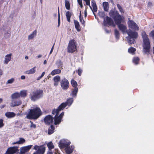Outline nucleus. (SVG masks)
Masks as SVG:
<instances>
[{"label": "nucleus", "instance_id": "nucleus-53", "mask_svg": "<svg viewBox=\"0 0 154 154\" xmlns=\"http://www.w3.org/2000/svg\"><path fill=\"white\" fill-rule=\"evenodd\" d=\"M25 78V76L24 75H22L21 76V79L22 80L24 79Z\"/></svg>", "mask_w": 154, "mask_h": 154}, {"label": "nucleus", "instance_id": "nucleus-41", "mask_svg": "<svg viewBox=\"0 0 154 154\" xmlns=\"http://www.w3.org/2000/svg\"><path fill=\"white\" fill-rule=\"evenodd\" d=\"M35 67H34L29 70V74H33L35 72Z\"/></svg>", "mask_w": 154, "mask_h": 154}, {"label": "nucleus", "instance_id": "nucleus-31", "mask_svg": "<svg viewBox=\"0 0 154 154\" xmlns=\"http://www.w3.org/2000/svg\"><path fill=\"white\" fill-rule=\"evenodd\" d=\"M78 91V89L77 88H74V89L72 91V95L73 96H75L76 95Z\"/></svg>", "mask_w": 154, "mask_h": 154}, {"label": "nucleus", "instance_id": "nucleus-26", "mask_svg": "<svg viewBox=\"0 0 154 154\" xmlns=\"http://www.w3.org/2000/svg\"><path fill=\"white\" fill-rule=\"evenodd\" d=\"M37 31L36 30H34L30 35L29 39H32L36 35Z\"/></svg>", "mask_w": 154, "mask_h": 154}, {"label": "nucleus", "instance_id": "nucleus-64", "mask_svg": "<svg viewBox=\"0 0 154 154\" xmlns=\"http://www.w3.org/2000/svg\"><path fill=\"white\" fill-rule=\"evenodd\" d=\"M28 56H26V57H25V59H26V60L28 59Z\"/></svg>", "mask_w": 154, "mask_h": 154}, {"label": "nucleus", "instance_id": "nucleus-56", "mask_svg": "<svg viewBox=\"0 0 154 154\" xmlns=\"http://www.w3.org/2000/svg\"><path fill=\"white\" fill-rule=\"evenodd\" d=\"M3 73V71L2 70L0 69V76L2 75Z\"/></svg>", "mask_w": 154, "mask_h": 154}, {"label": "nucleus", "instance_id": "nucleus-9", "mask_svg": "<svg viewBox=\"0 0 154 154\" xmlns=\"http://www.w3.org/2000/svg\"><path fill=\"white\" fill-rule=\"evenodd\" d=\"M73 101V99L70 98L68 99L66 102L62 103L59 107L60 110H63L67 105L70 106L72 103Z\"/></svg>", "mask_w": 154, "mask_h": 154}, {"label": "nucleus", "instance_id": "nucleus-10", "mask_svg": "<svg viewBox=\"0 0 154 154\" xmlns=\"http://www.w3.org/2000/svg\"><path fill=\"white\" fill-rule=\"evenodd\" d=\"M128 19V21L127 23L129 27L134 30H138L139 29V27L136 23L130 18Z\"/></svg>", "mask_w": 154, "mask_h": 154}, {"label": "nucleus", "instance_id": "nucleus-46", "mask_svg": "<svg viewBox=\"0 0 154 154\" xmlns=\"http://www.w3.org/2000/svg\"><path fill=\"white\" fill-rule=\"evenodd\" d=\"M84 1L86 2V4L87 5L90 6V0H84Z\"/></svg>", "mask_w": 154, "mask_h": 154}, {"label": "nucleus", "instance_id": "nucleus-48", "mask_svg": "<svg viewBox=\"0 0 154 154\" xmlns=\"http://www.w3.org/2000/svg\"><path fill=\"white\" fill-rule=\"evenodd\" d=\"M82 72V70L80 69H79L78 70V73L79 76H80L81 75V73Z\"/></svg>", "mask_w": 154, "mask_h": 154}, {"label": "nucleus", "instance_id": "nucleus-62", "mask_svg": "<svg viewBox=\"0 0 154 154\" xmlns=\"http://www.w3.org/2000/svg\"><path fill=\"white\" fill-rule=\"evenodd\" d=\"M47 61L45 60H44V64H46L47 63Z\"/></svg>", "mask_w": 154, "mask_h": 154}, {"label": "nucleus", "instance_id": "nucleus-40", "mask_svg": "<svg viewBox=\"0 0 154 154\" xmlns=\"http://www.w3.org/2000/svg\"><path fill=\"white\" fill-rule=\"evenodd\" d=\"M56 64L58 66H61L62 65V63L60 60H58L56 63Z\"/></svg>", "mask_w": 154, "mask_h": 154}, {"label": "nucleus", "instance_id": "nucleus-54", "mask_svg": "<svg viewBox=\"0 0 154 154\" xmlns=\"http://www.w3.org/2000/svg\"><path fill=\"white\" fill-rule=\"evenodd\" d=\"M148 5L149 6L151 7L152 6V3L151 2H149Z\"/></svg>", "mask_w": 154, "mask_h": 154}, {"label": "nucleus", "instance_id": "nucleus-6", "mask_svg": "<svg viewBox=\"0 0 154 154\" xmlns=\"http://www.w3.org/2000/svg\"><path fill=\"white\" fill-rule=\"evenodd\" d=\"M43 91L39 90L35 91L31 94V100L35 101L38 99L42 97L43 95Z\"/></svg>", "mask_w": 154, "mask_h": 154}, {"label": "nucleus", "instance_id": "nucleus-5", "mask_svg": "<svg viewBox=\"0 0 154 154\" xmlns=\"http://www.w3.org/2000/svg\"><path fill=\"white\" fill-rule=\"evenodd\" d=\"M60 109L58 107L56 109H54L52 112V113L53 115H55L54 117V124L55 125L59 124L61 122L62 119L64 115V112H62L59 116H58L60 112Z\"/></svg>", "mask_w": 154, "mask_h": 154}, {"label": "nucleus", "instance_id": "nucleus-4", "mask_svg": "<svg viewBox=\"0 0 154 154\" xmlns=\"http://www.w3.org/2000/svg\"><path fill=\"white\" fill-rule=\"evenodd\" d=\"M70 142L69 141H61L59 144V146L60 148H65L66 153L70 154L72 152L74 149L73 146L68 147L70 144Z\"/></svg>", "mask_w": 154, "mask_h": 154}, {"label": "nucleus", "instance_id": "nucleus-28", "mask_svg": "<svg viewBox=\"0 0 154 154\" xmlns=\"http://www.w3.org/2000/svg\"><path fill=\"white\" fill-rule=\"evenodd\" d=\"M47 146L49 150H51L52 149H54V146L52 142L50 141L47 144Z\"/></svg>", "mask_w": 154, "mask_h": 154}, {"label": "nucleus", "instance_id": "nucleus-60", "mask_svg": "<svg viewBox=\"0 0 154 154\" xmlns=\"http://www.w3.org/2000/svg\"><path fill=\"white\" fill-rule=\"evenodd\" d=\"M42 56L41 55V54H39V55H38V56H37V57L38 58H41V57H42Z\"/></svg>", "mask_w": 154, "mask_h": 154}, {"label": "nucleus", "instance_id": "nucleus-44", "mask_svg": "<svg viewBox=\"0 0 154 154\" xmlns=\"http://www.w3.org/2000/svg\"><path fill=\"white\" fill-rule=\"evenodd\" d=\"M77 2L81 7L82 8L83 7L82 0H77Z\"/></svg>", "mask_w": 154, "mask_h": 154}, {"label": "nucleus", "instance_id": "nucleus-61", "mask_svg": "<svg viewBox=\"0 0 154 154\" xmlns=\"http://www.w3.org/2000/svg\"><path fill=\"white\" fill-rule=\"evenodd\" d=\"M42 78V77H41V76H39V77H38V78H37V80H40V79H41V78Z\"/></svg>", "mask_w": 154, "mask_h": 154}, {"label": "nucleus", "instance_id": "nucleus-19", "mask_svg": "<svg viewBox=\"0 0 154 154\" xmlns=\"http://www.w3.org/2000/svg\"><path fill=\"white\" fill-rule=\"evenodd\" d=\"M15 114L13 112H7L5 113L6 117L8 118H11L15 116Z\"/></svg>", "mask_w": 154, "mask_h": 154}, {"label": "nucleus", "instance_id": "nucleus-34", "mask_svg": "<svg viewBox=\"0 0 154 154\" xmlns=\"http://www.w3.org/2000/svg\"><path fill=\"white\" fill-rule=\"evenodd\" d=\"M93 7V9H92V11H93V13L94 14V16H95V14L94 13V12H95L97 11V7L96 5H94L92 6Z\"/></svg>", "mask_w": 154, "mask_h": 154}, {"label": "nucleus", "instance_id": "nucleus-7", "mask_svg": "<svg viewBox=\"0 0 154 154\" xmlns=\"http://www.w3.org/2000/svg\"><path fill=\"white\" fill-rule=\"evenodd\" d=\"M77 44L76 42L73 39L69 41L67 48L68 52L72 53L76 50Z\"/></svg>", "mask_w": 154, "mask_h": 154}, {"label": "nucleus", "instance_id": "nucleus-2", "mask_svg": "<svg viewBox=\"0 0 154 154\" xmlns=\"http://www.w3.org/2000/svg\"><path fill=\"white\" fill-rule=\"evenodd\" d=\"M141 34L143 39V52L144 53L147 54L149 51L150 47V42L148 36L145 32L143 31Z\"/></svg>", "mask_w": 154, "mask_h": 154}, {"label": "nucleus", "instance_id": "nucleus-30", "mask_svg": "<svg viewBox=\"0 0 154 154\" xmlns=\"http://www.w3.org/2000/svg\"><path fill=\"white\" fill-rule=\"evenodd\" d=\"M65 5L66 9L69 10L70 9V4L69 2L67 0H65Z\"/></svg>", "mask_w": 154, "mask_h": 154}, {"label": "nucleus", "instance_id": "nucleus-51", "mask_svg": "<svg viewBox=\"0 0 154 154\" xmlns=\"http://www.w3.org/2000/svg\"><path fill=\"white\" fill-rule=\"evenodd\" d=\"M5 106V105H2L0 106V108L1 109L4 108Z\"/></svg>", "mask_w": 154, "mask_h": 154}, {"label": "nucleus", "instance_id": "nucleus-42", "mask_svg": "<svg viewBox=\"0 0 154 154\" xmlns=\"http://www.w3.org/2000/svg\"><path fill=\"white\" fill-rule=\"evenodd\" d=\"M79 20L80 21V22L83 25H84V24H85V22L83 20V18L81 17V13H80V15L79 16Z\"/></svg>", "mask_w": 154, "mask_h": 154}, {"label": "nucleus", "instance_id": "nucleus-16", "mask_svg": "<svg viewBox=\"0 0 154 154\" xmlns=\"http://www.w3.org/2000/svg\"><path fill=\"white\" fill-rule=\"evenodd\" d=\"M12 54L11 53L7 54L4 57V63L7 64L8 62L10 61L11 60V57Z\"/></svg>", "mask_w": 154, "mask_h": 154}, {"label": "nucleus", "instance_id": "nucleus-20", "mask_svg": "<svg viewBox=\"0 0 154 154\" xmlns=\"http://www.w3.org/2000/svg\"><path fill=\"white\" fill-rule=\"evenodd\" d=\"M25 139L22 138H20L19 140L18 141L16 142H13L12 143V145H14L15 144H23L25 143Z\"/></svg>", "mask_w": 154, "mask_h": 154}, {"label": "nucleus", "instance_id": "nucleus-36", "mask_svg": "<svg viewBox=\"0 0 154 154\" xmlns=\"http://www.w3.org/2000/svg\"><path fill=\"white\" fill-rule=\"evenodd\" d=\"M139 61V59L138 57H135L133 58V62L136 64H137L138 63Z\"/></svg>", "mask_w": 154, "mask_h": 154}, {"label": "nucleus", "instance_id": "nucleus-3", "mask_svg": "<svg viewBox=\"0 0 154 154\" xmlns=\"http://www.w3.org/2000/svg\"><path fill=\"white\" fill-rule=\"evenodd\" d=\"M41 114L40 109L36 106L31 107L29 109V119H37Z\"/></svg>", "mask_w": 154, "mask_h": 154}, {"label": "nucleus", "instance_id": "nucleus-15", "mask_svg": "<svg viewBox=\"0 0 154 154\" xmlns=\"http://www.w3.org/2000/svg\"><path fill=\"white\" fill-rule=\"evenodd\" d=\"M21 101L20 100L17 101L16 99H12L10 105L11 106L14 107L16 106H18L21 104Z\"/></svg>", "mask_w": 154, "mask_h": 154}, {"label": "nucleus", "instance_id": "nucleus-22", "mask_svg": "<svg viewBox=\"0 0 154 154\" xmlns=\"http://www.w3.org/2000/svg\"><path fill=\"white\" fill-rule=\"evenodd\" d=\"M74 23L75 29L78 31H80L81 28L79 22L76 20H74Z\"/></svg>", "mask_w": 154, "mask_h": 154}, {"label": "nucleus", "instance_id": "nucleus-13", "mask_svg": "<svg viewBox=\"0 0 154 154\" xmlns=\"http://www.w3.org/2000/svg\"><path fill=\"white\" fill-rule=\"evenodd\" d=\"M61 85L62 88L63 89H67L69 86V82L65 78L63 79L61 82Z\"/></svg>", "mask_w": 154, "mask_h": 154}, {"label": "nucleus", "instance_id": "nucleus-39", "mask_svg": "<svg viewBox=\"0 0 154 154\" xmlns=\"http://www.w3.org/2000/svg\"><path fill=\"white\" fill-rule=\"evenodd\" d=\"M30 124L29 125L30 127L31 128H36V125L33 124L31 121L30 122Z\"/></svg>", "mask_w": 154, "mask_h": 154}, {"label": "nucleus", "instance_id": "nucleus-18", "mask_svg": "<svg viewBox=\"0 0 154 154\" xmlns=\"http://www.w3.org/2000/svg\"><path fill=\"white\" fill-rule=\"evenodd\" d=\"M60 77L59 75H57L53 78V80L54 81V86H56L58 85V83L60 80Z\"/></svg>", "mask_w": 154, "mask_h": 154}, {"label": "nucleus", "instance_id": "nucleus-58", "mask_svg": "<svg viewBox=\"0 0 154 154\" xmlns=\"http://www.w3.org/2000/svg\"><path fill=\"white\" fill-rule=\"evenodd\" d=\"M85 17L87 16V11L86 9L85 11Z\"/></svg>", "mask_w": 154, "mask_h": 154}, {"label": "nucleus", "instance_id": "nucleus-38", "mask_svg": "<svg viewBox=\"0 0 154 154\" xmlns=\"http://www.w3.org/2000/svg\"><path fill=\"white\" fill-rule=\"evenodd\" d=\"M115 34L116 37L117 38H119V32L117 29H116L115 30Z\"/></svg>", "mask_w": 154, "mask_h": 154}, {"label": "nucleus", "instance_id": "nucleus-59", "mask_svg": "<svg viewBox=\"0 0 154 154\" xmlns=\"http://www.w3.org/2000/svg\"><path fill=\"white\" fill-rule=\"evenodd\" d=\"M3 101V99L2 98H0V103L2 102Z\"/></svg>", "mask_w": 154, "mask_h": 154}, {"label": "nucleus", "instance_id": "nucleus-45", "mask_svg": "<svg viewBox=\"0 0 154 154\" xmlns=\"http://www.w3.org/2000/svg\"><path fill=\"white\" fill-rule=\"evenodd\" d=\"M149 35L154 39V30L151 32L149 34Z\"/></svg>", "mask_w": 154, "mask_h": 154}, {"label": "nucleus", "instance_id": "nucleus-63", "mask_svg": "<svg viewBox=\"0 0 154 154\" xmlns=\"http://www.w3.org/2000/svg\"><path fill=\"white\" fill-rule=\"evenodd\" d=\"M26 117L27 119L29 118V114H27L26 116Z\"/></svg>", "mask_w": 154, "mask_h": 154}, {"label": "nucleus", "instance_id": "nucleus-49", "mask_svg": "<svg viewBox=\"0 0 154 154\" xmlns=\"http://www.w3.org/2000/svg\"><path fill=\"white\" fill-rule=\"evenodd\" d=\"M54 45H55V44H54L53 45L52 47V48L51 49V51H50V54H51L52 53V52L53 51V50L54 48Z\"/></svg>", "mask_w": 154, "mask_h": 154}, {"label": "nucleus", "instance_id": "nucleus-12", "mask_svg": "<svg viewBox=\"0 0 154 154\" xmlns=\"http://www.w3.org/2000/svg\"><path fill=\"white\" fill-rule=\"evenodd\" d=\"M18 147L17 146L9 147L6 151L5 154H14L18 150Z\"/></svg>", "mask_w": 154, "mask_h": 154}, {"label": "nucleus", "instance_id": "nucleus-29", "mask_svg": "<svg viewBox=\"0 0 154 154\" xmlns=\"http://www.w3.org/2000/svg\"><path fill=\"white\" fill-rule=\"evenodd\" d=\"M20 95V97H25L26 96L27 93V91L26 90H23L20 91L19 93Z\"/></svg>", "mask_w": 154, "mask_h": 154}, {"label": "nucleus", "instance_id": "nucleus-23", "mask_svg": "<svg viewBox=\"0 0 154 154\" xmlns=\"http://www.w3.org/2000/svg\"><path fill=\"white\" fill-rule=\"evenodd\" d=\"M61 72V70L60 69H55L52 71L51 72V74L52 75H54L56 74H59Z\"/></svg>", "mask_w": 154, "mask_h": 154}, {"label": "nucleus", "instance_id": "nucleus-43", "mask_svg": "<svg viewBox=\"0 0 154 154\" xmlns=\"http://www.w3.org/2000/svg\"><path fill=\"white\" fill-rule=\"evenodd\" d=\"M3 122V120L0 119V128H2L4 126V124Z\"/></svg>", "mask_w": 154, "mask_h": 154}, {"label": "nucleus", "instance_id": "nucleus-21", "mask_svg": "<svg viewBox=\"0 0 154 154\" xmlns=\"http://www.w3.org/2000/svg\"><path fill=\"white\" fill-rule=\"evenodd\" d=\"M12 99H17L20 97V95L19 93L16 92L12 94L11 95Z\"/></svg>", "mask_w": 154, "mask_h": 154}, {"label": "nucleus", "instance_id": "nucleus-27", "mask_svg": "<svg viewBox=\"0 0 154 154\" xmlns=\"http://www.w3.org/2000/svg\"><path fill=\"white\" fill-rule=\"evenodd\" d=\"M54 128L53 125H51L49 128L48 131V134H51L54 132Z\"/></svg>", "mask_w": 154, "mask_h": 154}, {"label": "nucleus", "instance_id": "nucleus-8", "mask_svg": "<svg viewBox=\"0 0 154 154\" xmlns=\"http://www.w3.org/2000/svg\"><path fill=\"white\" fill-rule=\"evenodd\" d=\"M34 149L37 151L33 154H44L45 150V147L43 146L35 145Z\"/></svg>", "mask_w": 154, "mask_h": 154}, {"label": "nucleus", "instance_id": "nucleus-33", "mask_svg": "<svg viewBox=\"0 0 154 154\" xmlns=\"http://www.w3.org/2000/svg\"><path fill=\"white\" fill-rule=\"evenodd\" d=\"M71 83L72 86L74 88H77V84L75 81L72 80L71 81Z\"/></svg>", "mask_w": 154, "mask_h": 154}, {"label": "nucleus", "instance_id": "nucleus-55", "mask_svg": "<svg viewBox=\"0 0 154 154\" xmlns=\"http://www.w3.org/2000/svg\"><path fill=\"white\" fill-rule=\"evenodd\" d=\"M50 151H48L47 154H53V152Z\"/></svg>", "mask_w": 154, "mask_h": 154}, {"label": "nucleus", "instance_id": "nucleus-47", "mask_svg": "<svg viewBox=\"0 0 154 154\" xmlns=\"http://www.w3.org/2000/svg\"><path fill=\"white\" fill-rule=\"evenodd\" d=\"M60 15L59 12V10H58V26H59L60 25Z\"/></svg>", "mask_w": 154, "mask_h": 154}, {"label": "nucleus", "instance_id": "nucleus-1", "mask_svg": "<svg viewBox=\"0 0 154 154\" xmlns=\"http://www.w3.org/2000/svg\"><path fill=\"white\" fill-rule=\"evenodd\" d=\"M109 14L114 19L119 30L123 33L126 32L127 33L128 36L126 37V38L128 43L130 44H134L135 42L134 39L136 38L138 36L137 33L135 32H132L130 29L127 30L126 26L123 24H120L122 19L117 11L110 12Z\"/></svg>", "mask_w": 154, "mask_h": 154}, {"label": "nucleus", "instance_id": "nucleus-17", "mask_svg": "<svg viewBox=\"0 0 154 154\" xmlns=\"http://www.w3.org/2000/svg\"><path fill=\"white\" fill-rule=\"evenodd\" d=\"M29 150V146L22 147L20 149L19 154H25Z\"/></svg>", "mask_w": 154, "mask_h": 154}, {"label": "nucleus", "instance_id": "nucleus-25", "mask_svg": "<svg viewBox=\"0 0 154 154\" xmlns=\"http://www.w3.org/2000/svg\"><path fill=\"white\" fill-rule=\"evenodd\" d=\"M103 5L104 11H108L109 8L108 3L106 2H104L103 3Z\"/></svg>", "mask_w": 154, "mask_h": 154}, {"label": "nucleus", "instance_id": "nucleus-32", "mask_svg": "<svg viewBox=\"0 0 154 154\" xmlns=\"http://www.w3.org/2000/svg\"><path fill=\"white\" fill-rule=\"evenodd\" d=\"M15 81V79L13 78H12L11 79L8 80L6 83V84L8 85V84H11Z\"/></svg>", "mask_w": 154, "mask_h": 154}, {"label": "nucleus", "instance_id": "nucleus-11", "mask_svg": "<svg viewBox=\"0 0 154 154\" xmlns=\"http://www.w3.org/2000/svg\"><path fill=\"white\" fill-rule=\"evenodd\" d=\"M103 24L105 26L109 25L115 26L112 20L108 17H106L104 18Z\"/></svg>", "mask_w": 154, "mask_h": 154}, {"label": "nucleus", "instance_id": "nucleus-57", "mask_svg": "<svg viewBox=\"0 0 154 154\" xmlns=\"http://www.w3.org/2000/svg\"><path fill=\"white\" fill-rule=\"evenodd\" d=\"M45 74V72H43L42 73L41 75V77H42V78L44 76Z\"/></svg>", "mask_w": 154, "mask_h": 154}, {"label": "nucleus", "instance_id": "nucleus-37", "mask_svg": "<svg viewBox=\"0 0 154 154\" xmlns=\"http://www.w3.org/2000/svg\"><path fill=\"white\" fill-rule=\"evenodd\" d=\"M117 7L119 9V10L120 11L121 13H123L124 12V11H123V9L122 8V7H121V6H120V5L119 4H117Z\"/></svg>", "mask_w": 154, "mask_h": 154}, {"label": "nucleus", "instance_id": "nucleus-14", "mask_svg": "<svg viewBox=\"0 0 154 154\" xmlns=\"http://www.w3.org/2000/svg\"><path fill=\"white\" fill-rule=\"evenodd\" d=\"M44 121L46 124L49 125L53 122V117L51 115H48L45 118Z\"/></svg>", "mask_w": 154, "mask_h": 154}, {"label": "nucleus", "instance_id": "nucleus-50", "mask_svg": "<svg viewBox=\"0 0 154 154\" xmlns=\"http://www.w3.org/2000/svg\"><path fill=\"white\" fill-rule=\"evenodd\" d=\"M92 6L94 5H96L95 2L94 0H92L91 1Z\"/></svg>", "mask_w": 154, "mask_h": 154}, {"label": "nucleus", "instance_id": "nucleus-35", "mask_svg": "<svg viewBox=\"0 0 154 154\" xmlns=\"http://www.w3.org/2000/svg\"><path fill=\"white\" fill-rule=\"evenodd\" d=\"M136 51V49L132 47H131L130 48H129L128 49V52L129 53H133L134 52Z\"/></svg>", "mask_w": 154, "mask_h": 154}, {"label": "nucleus", "instance_id": "nucleus-24", "mask_svg": "<svg viewBox=\"0 0 154 154\" xmlns=\"http://www.w3.org/2000/svg\"><path fill=\"white\" fill-rule=\"evenodd\" d=\"M72 15V13L69 11L66 12V17L67 20L68 22H70V18Z\"/></svg>", "mask_w": 154, "mask_h": 154}, {"label": "nucleus", "instance_id": "nucleus-52", "mask_svg": "<svg viewBox=\"0 0 154 154\" xmlns=\"http://www.w3.org/2000/svg\"><path fill=\"white\" fill-rule=\"evenodd\" d=\"M100 15H101L102 17H104V14L103 12H100L99 14Z\"/></svg>", "mask_w": 154, "mask_h": 154}]
</instances>
